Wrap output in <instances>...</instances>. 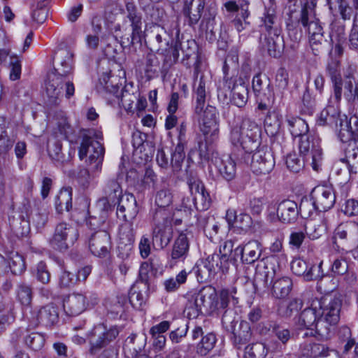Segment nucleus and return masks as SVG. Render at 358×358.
Here are the masks:
<instances>
[{
    "label": "nucleus",
    "mask_w": 358,
    "mask_h": 358,
    "mask_svg": "<svg viewBox=\"0 0 358 358\" xmlns=\"http://www.w3.org/2000/svg\"><path fill=\"white\" fill-rule=\"evenodd\" d=\"M55 208L59 213L69 211L72 208V189L62 188L55 199Z\"/></svg>",
    "instance_id": "nucleus-50"
},
{
    "label": "nucleus",
    "mask_w": 358,
    "mask_h": 358,
    "mask_svg": "<svg viewBox=\"0 0 358 358\" xmlns=\"http://www.w3.org/2000/svg\"><path fill=\"white\" fill-rule=\"evenodd\" d=\"M78 238L77 229L66 222L59 223L50 241L51 246L57 250L64 251L72 246Z\"/></svg>",
    "instance_id": "nucleus-13"
},
{
    "label": "nucleus",
    "mask_w": 358,
    "mask_h": 358,
    "mask_svg": "<svg viewBox=\"0 0 358 358\" xmlns=\"http://www.w3.org/2000/svg\"><path fill=\"white\" fill-rule=\"evenodd\" d=\"M248 90L243 85L234 86L232 90L231 102L235 106L241 108L248 101Z\"/></svg>",
    "instance_id": "nucleus-58"
},
{
    "label": "nucleus",
    "mask_w": 358,
    "mask_h": 358,
    "mask_svg": "<svg viewBox=\"0 0 358 358\" xmlns=\"http://www.w3.org/2000/svg\"><path fill=\"white\" fill-rule=\"evenodd\" d=\"M73 55L67 48H59L54 57V69L47 76L45 82V103L48 107L59 106L64 96L67 99L73 96Z\"/></svg>",
    "instance_id": "nucleus-1"
},
{
    "label": "nucleus",
    "mask_w": 358,
    "mask_h": 358,
    "mask_svg": "<svg viewBox=\"0 0 358 358\" xmlns=\"http://www.w3.org/2000/svg\"><path fill=\"white\" fill-rule=\"evenodd\" d=\"M250 157V168L256 175L269 173L275 166L272 153L266 147L255 149Z\"/></svg>",
    "instance_id": "nucleus-17"
},
{
    "label": "nucleus",
    "mask_w": 358,
    "mask_h": 358,
    "mask_svg": "<svg viewBox=\"0 0 358 358\" xmlns=\"http://www.w3.org/2000/svg\"><path fill=\"white\" fill-rule=\"evenodd\" d=\"M203 15L201 17L200 29L202 31H207L212 29L215 24V17L217 13V8L215 3L208 5L203 10Z\"/></svg>",
    "instance_id": "nucleus-48"
},
{
    "label": "nucleus",
    "mask_w": 358,
    "mask_h": 358,
    "mask_svg": "<svg viewBox=\"0 0 358 358\" xmlns=\"http://www.w3.org/2000/svg\"><path fill=\"white\" fill-rule=\"evenodd\" d=\"M331 41L342 42L345 39V21L340 19H335L331 24Z\"/></svg>",
    "instance_id": "nucleus-59"
},
{
    "label": "nucleus",
    "mask_w": 358,
    "mask_h": 358,
    "mask_svg": "<svg viewBox=\"0 0 358 358\" xmlns=\"http://www.w3.org/2000/svg\"><path fill=\"white\" fill-rule=\"evenodd\" d=\"M236 294L235 287L222 289L217 294L215 288L206 287L200 290L199 303L204 305L206 313L219 315L225 310H230L231 305L238 303Z\"/></svg>",
    "instance_id": "nucleus-3"
},
{
    "label": "nucleus",
    "mask_w": 358,
    "mask_h": 358,
    "mask_svg": "<svg viewBox=\"0 0 358 358\" xmlns=\"http://www.w3.org/2000/svg\"><path fill=\"white\" fill-rule=\"evenodd\" d=\"M332 242L342 251L358 247V222L351 221L338 224L334 229Z\"/></svg>",
    "instance_id": "nucleus-10"
},
{
    "label": "nucleus",
    "mask_w": 358,
    "mask_h": 358,
    "mask_svg": "<svg viewBox=\"0 0 358 358\" xmlns=\"http://www.w3.org/2000/svg\"><path fill=\"white\" fill-rule=\"evenodd\" d=\"M3 259L13 274H21L25 270L24 259L17 252L7 251Z\"/></svg>",
    "instance_id": "nucleus-46"
},
{
    "label": "nucleus",
    "mask_w": 358,
    "mask_h": 358,
    "mask_svg": "<svg viewBox=\"0 0 358 358\" xmlns=\"http://www.w3.org/2000/svg\"><path fill=\"white\" fill-rule=\"evenodd\" d=\"M88 304L87 296L81 293L69 294L63 301L64 310L69 316L79 315L86 310Z\"/></svg>",
    "instance_id": "nucleus-26"
},
{
    "label": "nucleus",
    "mask_w": 358,
    "mask_h": 358,
    "mask_svg": "<svg viewBox=\"0 0 358 358\" xmlns=\"http://www.w3.org/2000/svg\"><path fill=\"white\" fill-rule=\"evenodd\" d=\"M292 289V281L288 277H282L275 280L271 287V295L275 299H285Z\"/></svg>",
    "instance_id": "nucleus-42"
},
{
    "label": "nucleus",
    "mask_w": 358,
    "mask_h": 358,
    "mask_svg": "<svg viewBox=\"0 0 358 358\" xmlns=\"http://www.w3.org/2000/svg\"><path fill=\"white\" fill-rule=\"evenodd\" d=\"M268 350L262 343H254L245 347L244 358H265Z\"/></svg>",
    "instance_id": "nucleus-55"
},
{
    "label": "nucleus",
    "mask_w": 358,
    "mask_h": 358,
    "mask_svg": "<svg viewBox=\"0 0 358 358\" xmlns=\"http://www.w3.org/2000/svg\"><path fill=\"white\" fill-rule=\"evenodd\" d=\"M120 329L117 326L107 327L104 324L96 325L88 334L90 352L96 355L106 348L118 336Z\"/></svg>",
    "instance_id": "nucleus-9"
},
{
    "label": "nucleus",
    "mask_w": 358,
    "mask_h": 358,
    "mask_svg": "<svg viewBox=\"0 0 358 358\" xmlns=\"http://www.w3.org/2000/svg\"><path fill=\"white\" fill-rule=\"evenodd\" d=\"M336 354L333 350H329L322 344L315 343L311 340H306L300 344L299 354L306 358L317 357H327L330 353Z\"/></svg>",
    "instance_id": "nucleus-31"
},
{
    "label": "nucleus",
    "mask_w": 358,
    "mask_h": 358,
    "mask_svg": "<svg viewBox=\"0 0 358 358\" xmlns=\"http://www.w3.org/2000/svg\"><path fill=\"white\" fill-rule=\"evenodd\" d=\"M172 234L171 226L154 225L152 234L154 247L157 250L166 248L172 238Z\"/></svg>",
    "instance_id": "nucleus-34"
},
{
    "label": "nucleus",
    "mask_w": 358,
    "mask_h": 358,
    "mask_svg": "<svg viewBox=\"0 0 358 358\" xmlns=\"http://www.w3.org/2000/svg\"><path fill=\"white\" fill-rule=\"evenodd\" d=\"M206 145L203 143L199 145V155L201 158L210 159L217 170L220 176L225 180L229 182L233 180L236 176V164L230 155H221L217 150H207Z\"/></svg>",
    "instance_id": "nucleus-7"
},
{
    "label": "nucleus",
    "mask_w": 358,
    "mask_h": 358,
    "mask_svg": "<svg viewBox=\"0 0 358 358\" xmlns=\"http://www.w3.org/2000/svg\"><path fill=\"white\" fill-rule=\"evenodd\" d=\"M154 38L158 45L157 51L164 55V64L166 66H171L178 59L179 52L176 46L169 45V41L167 40L166 31L159 26L154 27L152 31Z\"/></svg>",
    "instance_id": "nucleus-16"
},
{
    "label": "nucleus",
    "mask_w": 358,
    "mask_h": 358,
    "mask_svg": "<svg viewBox=\"0 0 358 358\" xmlns=\"http://www.w3.org/2000/svg\"><path fill=\"white\" fill-rule=\"evenodd\" d=\"M320 307L319 299L312 300L309 306L306 307L300 314L298 324L306 329H315L318 334V322L320 320Z\"/></svg>",
    "instance_id": "nucleus-19"
},
{
    "label": "nucleus",
    "mask_w": 358,
    "mask_h": 358,
    "mask_svg": "<svg viewBox=\"0 0 358 358\" xmlns=\"http://www.w3.org/2000/svg\"><path fill=\"white\" fill-rule=\"evenodd\" d=\"M311 198L318 211H327L335 204L336 196L333 189L328 186H317L311 192Z\"/></svg>",
    "instance_id": "nucleus-21"
},
{
    "label": "nucleus",
    "mask_w": 358,
    "mask_h": 358,
    "mask_svg": "<svg viewBox=\"0 0 358 358\" xmlns=\"http://www.w3.org/2000/svg\"><path fill=\"white\" fill-rule=\"evenodd\" d=\"M126 17L130 22L131 31L130 34H124L120 36L121 45L124 48L133 46L136 44L141 45L143 37L142 30L143 17L141 13L132 2L126 3Z\"/></svg>",
    "instance_id": "nucleus-8"
},
{
    "label": "nucleus",
    "mask_w": 358,
    "mask_h": 358,
    "mask_svg": "<svg viewBox=\"0 0 358 358\" xmlns=\"http://www.w3.org/2000/svg\"><path fill=\"white\" fill-rule=\"evenodd\" d=\"M261 27L266 34L268 35L280 34V26L276 10L264 9L263 15L261 17Z\"/></svg>",
    "instance_id": "nucleus-35"
},
{
    "label": "nucleus",
    "mask_w": 358,
    "mask_h": 358,
    "mask_svg": "<svg viewBox=\"0 0 358 358\" xmlns=\"http://www.w3.org/2000/svg\"><path fill=\"white\" fill-rule=\"evenodd\" d=\"M119 236V256L122 259L127 258L133 251L135 241V231L132 224L127 222L122 224L120 227Z\"/></svg>",
    "instance_id": "nucleus-23"
},
{
    "label": "nucleus",
    "mask_w": 358,
    "mask_h": 358,
    "mask_svg": "<svg viewBox=\"0 0 358 358\" xmlns=\"http://www.w3.org/2000/svg\"><path fill=\"white\" fill-rule=\"evenodd\" d=\"M31 320L35 325L52 327L57 323L59 313L56 306L48 304L31 312Z\"/></svg>",
    "instance_id": "nucleus-22"
},
{
    "label": "nucleus",
    "mask_w": 358,
    "mask_h": 358,
    "mask_svg": "<svg viewBox=\"0 0 358 358\" xmlns=\"http://www.w3.org/2000/svg\"><path fill=\"white\" fill-rule=\"evenodd\" d=\"M233 336L231 338L234 344L237 348L249 342L252 337V332L249 324L242 321L238 326V329L234 328V331H230Z\"/></svg>",
    "instance_id": "nucleus-43"
},
{
    "label": "nucleus",
    "mask_w": 358,
    "mask_h": 358,
    "mask_svg": "<svg viewBox=\"0 0 358 358\" xmlns=\"http://www.w3.org/2000/svg\"><path fill=\"white\" fill-rule=\"evenodd\" d=\"M234 242L231 240L225 241L220 248V254H217L220 260L219 264L227 271L229 268V256L233 252ZM216 255V253H215Z\"/></svg>",
    "instance_id": "nucleus-61"
},
{
    "label": "nucleus",
    "mask_w": 358,
    "mask_h": 358,
    "mask_svg": "<svg viewBox=\"0 0 358 358\" xmlns=\"http://www.w3.org/2000/svg\"><path fill=\"white\" fill-rule=\"evenodd\" d=\"M53 118L55 121L54 134L56 138L66 139L73 132L72 127L68 121L66 113L62 110L56 111Z\"/></svg>",
    "instance_id": "nucleus-38"
},
{
    "label": "nucleus",
    "mask_w": 358,
    "mask_h": 358,
    "mask_svg": "<svg viewBox=\"0 0 358 358\" xmlns=\"http://www.w3.org/2000/svg\"><path fill=\"white\" fill-rule=\"evenodd\" d=\"M299 150L301 156L314 171H318L322 164V150L320 139L314 135L299 139Z\"/></svg>",
    "instance_id": "nucleus-11"
},
{
    "label": "nucleus",
    "mask_w": 358,
    "mask_h": 358,
    "mask_svg": "<svg viewBox=\"0 0 358 358\" xmlns=\"http://www.w3.org/2000/svg\"><path fill=\"white\" fill-rule=\"evenodd\" d=\"M216 341L217 338L214 334H207L197 345V353L201 356L207 355L214 348Z\"/></svg>",
    "instance_id": "nucleus-54"
},
{
    "label": "nucleus",
    "mask_w": 358,
    "mask_h": 358,
    "mask_svg": "<svg viewBox=\"0 0 358 358\" xmlns=\"http://www.w3.org/2000/svg\"><path fill=\"white\" fill-rule=\"evenodd\" d=\"M202 113H203V115L200 129L205 136L206 143H200L199 144L203 143L207 146L208 142H213L218 138L219 124L217 121V112L214 106L208 105ZM203 149L205 150L204 146H203ZM206 150H210L208 147H206Z\"/></svg>",
    "instance_id": "nucleus-14"
},
{
    "label": "nucleus",
    "mask_w": 358,
    "mask_h": 358,
    "mask_svg": "<svg viewBox=\"0 0 358 358\" xmlns=\"http://www.w3.org/2000/svg\"><path fill=\"white\" fill-rule=\"evenodd\" d=\"M146 345V336L143 334H132L124 341L123 352L127 358H134L141 354Z\"/></svg>",
    "instance_id": "nucleus-32"
},
{
    "label": "nucleus",
    "mask_w": 358,
    "mask_h": 358,
    "mask_svg": "<svg viewBox=\"0 0 358 358\" xmlns=\"http://www.w3.org/2000/svg\"><path fill=\"white\" fill-rule=\"evenodd\" d=\"M1 63L10 71L9 78L11 80L20 79L22 65L21 59L17 55L11 52L9 48L1 49Z\"/></svg>",
    "instance_id": "nucleus-30"
},
{
    "label": "nucleus",
    "mask_w": 358,
    "mask_h": 358,
    "mask_svg": "<svg viewBox=\"0 0 358 358\" xmlns=\"http://www.w3.org/2000/svg\"><path fill=\"white\" fill-rule=\"evenodd\" d=\"M110 247V236L106 231H96L90 238L89 248L94 256L105 257L108 254Z\"/></svg>",
    "instance_id": "nucleus-28"
},
{
    "label": "nucleus",
    "mask_w": 358,
    "mask_h": 358,
    "mask_svg": "<svg viewBox=\"0 0 358 358\" xmlns=\"http://www.w3.org/2000/svg\"><path fill=\"white\" fill-rule=\"evenodd\" d=\"M219 260L218 256L213 254L205 259L199 260L196 263L194 270L197 280L199 282L210 281L220 271L222 273L227 271L226 269H224L223 266L219 264Z\"/></svg>",
    "instance_id": "nucleus-15"
},
{
    "label": "nucleus",
    "mask_w": 358,
    "mask_h": 358,
    "mask_svg": "<svg viewBox=\"0 0 358 358\" xmlns=\"http://www.w3.org/2000/svg\"><path fill=\"white\" fill-rule=\"evenodd\" d=\"M192 234L187 229L180 232L178 238L175 240L171 252V259L175 262L184 261L188 255L189 250V237Z\"/></svg>",
    "instance_id": "nucleus-29"
},
{
    "label": "nucleus",
    "mask_w": 358,
    "mask_h": 358,
    "mask_svg": "<svg viewBox=\"0 0 358 358\" xmlns=\"http://www.w3.org/2000/svg\"><path fill=\"white\" fill-rule=\"evenodd\" d=\"M286 122L293 137H299L302 139L304 136H311L308 134L309 127L303 119L299 117H288Z\"/></svg>",
    "instance_id": "nucleus-41"
},
{
    "label": "nucleus",
    "mask_w": 358,
    "mask_h": 358,
    "mask_svg": "<svg viewBox=\"0 0 358 358\" xmlns=\"http://www.w3.org/2000/svg\"><path fill=\"white\" fill-rule=\"evenodd\" d=\"M320 305V320L318 322V335L322 338L329 337L331 326L336 325L340 320L342 301L338 297L324 296L319 299Z\"/></svg>",
    "instance_id": "nucleus-6"
},
{
    "label": "nucleus",
    "mask_w": 358,
    "mask_h": 358,
    "mask_svg": "<svg viewBox=\"0 0 358 358\" xmlns=\"http://www.w3.org/2000/svg\"><path fill=\"white\" fill-rule=\"evenodd\" d=\"M187 273L182 270L176 277V278H171L164 282L165 289L169 292H175L179 287L186 282Z\"/></svg>",
    "instance_id": "nucleus-63"
},
{
    "label": "nucleus",
    "mask_w": 358,
    "mask_h": 358,
    "mask_svg": "<svg viewBox=\"0 0 358 358\" xmlns=\"http://www.w3.org/2000/svg\"><path fill=\"white\" fill-rule=\"evenodd\" d=\"M326 227L322 222L308 221L306 224V234L309 238L316 240L325 232Z\"/></svg>",
    "instance_id": "nucleus-62"
},
{
    "label": "nucleus",
    "mask_w": 358,
    "mask_h": 358,
    "mask_svg": "<svg viewBox=\"0 0 358 358\" xmlns=\"http://www.w3.org/2000/svg\"><path fill=\"white\" fill-rule=\"evenodd\" d=\"M264 82L262 76L257 74L252 79V88L257 96H266L268 103H273L274 96L271 90L269 82L264 78Z\"/></svg>",
    "instance_id": "nucleus-44"
},
{
    "label": "nucleus",
    "mask_w": 358,
    "mask_h": 358,
    "mask_svg": "<svg viewBox=\"0 0 358 358\" xmlns=\"http://www.w3.org/2000/svg\"><path fill=\"white\" fill-rule=\"evenodd\" d=\"M315 0L308 1L301 8L299 22L307 29L309 43L315 55H319L327 42L320 20L315 17Z\"/></svg>",
    "instance_id": "nucleus-4"
},
{
    "label": "nucleus",
    "mask_w": 358,
    "mask_h": 358,
    "mask_svg": "<svg viewBox=\"0 0 358 358\" xmlns=\"http://www.w3.org/2000/svg\"><path fill=\"white\" fill-rule=\"evenodd\" d=\"M280 127L278 114L275 112H268L264 119V128L266 132L270 136L276 134Z\"/></svg>",
    "instance_id": "nucleus-56"
},
{
    "label": "nucleus",
    "mask_w": 358,
    "mask_h": 358,
    "mask_svg": "<svg viewBox=\"0 0 358 358\" xmlns=\"http://www.w3.org/2000/svg\"><path fill=\"white\" fill-rule=\"evenodd\" d=\"M261 136V126L255 120L245 116L240 124L231 127L229 140L234 148L241 149L250 155L259 146Z\"/></svg>",
    "instance_id": "nucleus-2"
},
{
    "label": "nucleus",
    "mask_w": 358,
    "mask_h": 358,
    "mask_svg": "<svg viewBox=\"0 0 358 358\" xmlns=\"http://www.w3.org/2000/svg\"><path fill=\"white\" fill-rule=\"evenodd\" d=\"M117 203V214L119 217L122 218L124 220L127 221V215L125 213L126 211H129L131 210H134V215L136 213V199L134 195L130 194H126L122 195V192L121 193Z\"/></svg>",
    "instance_id": "nucleus-45"
},
{
    "label": "nucleus",
    "mask_w": 358,
    "mask_h": 358,
    "mask_svg": "<svg viewBox=\"0 0 358 358\" xmlns=\"http://www.w3.org/2000/svg\"><path fill=\"white\" fill-rule=\"evenodd\" d=\"M122 91V90H121L120 92H119V87H116L115 95L108 94L106 98L108 102L113 106L117 105L118 106L123 107L125 109H130L134 102L131 99L133 95L128 92L124 94Z\"/></svg>",
    "instance_id": "nucleus-49"
},
{
    "label": "nucleus",
    "mask_w": 358,
    "mask_h": 358,
    "mask_svg": "<svg viewBox=\"0 0 358 358\" xmlns=\"http://www.w3.org/2000/svg\"><path fill=\"white\" fill-rule=\"evenodd\" d=\"M24 345L31 351L41 350L45 343V338L43 334L38 332H27L23 336Z\"/></svg>",
    "instance_id": "nucleus-47"
},
{
    "label": "nucleus",
    "mask_w": 358,
    "mask_h": 358,
    "mask_svg": "<svg viewBox=\"0 0 358 358\" xmlns=\"http://www.w3.org/2000/svg\"><path fill=\"white\" fill-rule=\"evenodd\" d=\"M299 215L298 204L293 200L283 199L277 204L278 220L282 223H294L297 220Z\"/></svg>",
    "instance_id": "nucleus-27"
},
{
    "label": "nucleus",
    "mask_w": 358,
    "mask_h": 358,
    "mask_svg": "<svg viewBox=\"0 0 358 358\" xmlns=\"http://www.w3.org/2000/svg\"><path fill=\"white\" fill-rule=\"evenodd\" d=\"M261 244L257 241H250L243 246L238 245L234 250V258L240 257L245 264H252L261 256Z\"/></svg>",
    "instance_id": "nucleus-25"
},
{
    "label": "nucleus",
    "mask_w": 358,
    "mask_h": 358,
    "mask_svg": "<svg viewBox=\"0 0 358 358\" xmlns=\"http://www.w3.org/2000/svg\"><path fill=\"white\" fill-rule=\"evenodd\" d=\"M343 90V94L348 101L358 102V81L345 83Z\"/></svg>",
    "instance_id": "nucleus-64"
},
{
    "label": "nucleus",
    "mask_w": 358,
    "mask_h": 358,
    "mask_svg": "<svg viewBox=\"0 0 358 358\" xmlns=\"http://www.w3.org/2000/svg\"><path fill=\"white\" fill-rule=\"evenodd\" d=\"M194 92L195 94L194 110L196 114H201L206 106V97L209 93L207 86V81L203 76L196 80L194 85Z\"/></svg>",
    "instance_id": "nucleus-33"
},
{
    "label": "nucleus",
    "mask_w": 358,
    "mask_h": 358,
    "mask_svg": "<svg viewBox=\"0 0 358 358\" xmlns=\"http://www.w3.org/2000/svg\"><path fill=\"white\" fill-rule=\"evenodd\" d=\"M308 271L305 275L306 280H316L322 279L324 273L322 270L323 261L308 262Z\"/></svg>",
    "instance_id": "nucleus-60"
},
{
    "label": "nucleus",
    "mask_w": 358,
    "mask_h": 358,
    "mask_svg": "<svg viewBox=\"0 0 358 358\" xmlns=\"http://www.w3.org/2000/svg\"><path fill=\"white\" fill-rule=\"evenodd\" d=\"M102 134L94 129L85 131L78 150L79 158L82 160L89 155L87 163L93 171L101 170L105 150L100 142Z\"/></svg>",
    "instance_id": "nucleus-5"
},
{
    "label": "nucleus",
    "mask_w": 358,
    "mask_h": 358,
    "mask_svg": "<svg viewBox=\"0 0 358 358\" xmlns=\"http://www.w3.org/2000/svg\"><path fill=\"white\" fill-rule=\"evenodd\" d=\"M326 72L332 83L333 97L336 103L341 102L343 96V80L341 73L340 62L331 59L327 64Z\"/></svg>",
    "instance_id": "nucleus-20"
},
{
    "label": "nucleus",
    "mask_w": 358,
    "mask_h": 358,
    "mask_svg": "<svg viewBox=\"0 0 358 358\" xmlns=\"http://www.w3.org/2000/svg\"><path fill=\"white\" fill-rule=\"evenodd\" d=\"M339 127L338 137L340 141L349 143V146H352V143L355 144L358 138V117L353 116L349 120L346 117L340 119Z\"/></svg>",
    "instance_id": "nucleus-24"
},
{
    "label": "nucleus",
    "mask_w": 358,
    "mask_h": 358,
    "mask_svg": "<svg viewBox=\"0 0 358 358\" xmlns=\"http://www.w3.org/2000/svg\"><path fill=\"white\" fill-rule=\"evenodd\" d=\"M331 99L334 100L333 104H328L320 113L317 120V123L320 126L332 125L337 123L339 117L338 104L336 103L334 97Z\"/></svg>",
    "instance_id": "nucleus-39"
},
{
    "label": "nucleus",
    "mask_w": 358,
    "mask_h": 358,
    "mask_svg": "<svg viewBox=\"0 0 358 358\" xmlns=\"http://www.w3.org/2000/svg\"><path fill=\"white\" fill-rule=\"evenodd\" d=\"M261 45L264 50L272 57H280L283 46V39L280 34L268 35L265 34L264 37L261 38Z\"/></svg>",
    "instance_id": "nucleus-36"
},
{
    "label": "nucleus",
    "mask_w": 358,
    "mask_h": 358,
    "mask_svg": "<svg viewBox=\"0 0 358 358\" xmlns=\"http://www.w3.org/2000/svg\"><path fill=\"white\" fill-rule=\"evenodd\" d=\"M148 285H134L129 292V301L136 309H140L146 302Z\"/></svg>",
    "instance_id": "nucleus-40"
},
{
    "label": "nucleus",
    "mask_w": 358,
    "mask_h": 358,
    "mask_svg": "<svg viewBox=\"0 0 358 358\" xmlns=\"http://www.w3.org/2000/svg\"><path fill=\"white\" fill-rule=\"evenodd\" d=\"M331 12L338 11L341 20H350L352 9L346 0H327Z\"/></svg>",
    "instance_id": "nucleus-52"
},
{
    "label": "nucleus",
    "mask_w": 358,
    "mask_h": 358,
    "mask_svg": "<svg viewBox=\"0 0 358 358\" xmlns=\"http://www.w3.org/2000/svg\"><path fill=\"white\" fill-rule=\"evenodd\" d=\"M205 0H198L196 10L192 12V0H186L182 8V14L187 20V24L191 27H194L201 19L202 13L205 8Z\"/></svg>",
    "instance_id": "nucleus-37"
},
{
    "label": "nucleus",
    "mask_w": 358,
    "mask_h": 358,
    "mask_svg": "<svg viewBox=\"0 0 358 358\" xmlns=\"http://www.w3.org/2000/svg\"><path fill=\"white\" fill-rule=\"evenodd\" d=\"M10 225L14 234L17 236H24L29 232V222L28 220L22 218L21 216L9 219Z\"/></svg>",
    "instance_id": "nucleus-57"
},
{
    "label": "nucleus",
    "mask_w": 358,
    "mask_h": 358,
    "mask_svg": "<svg viewBox=\"0 0 358 358\" xmlns=\"http://www.w3.org/2000/svg\"><path fill=\"white\" fill-rule=\"evenodd\" d=\"M121 193V187L115 180H110L108 182L104 188L105 196L99 199L96 204L102 218L106 217L112 206L116 204Z\"/></svg>",
    "instance_id": "nucleus-18"
},
{
    "label": "nucleus",
    "mask_w": 358,
    "mask_h": 358,
    "mask_svg": "<svg viewBox=\"0 0 358 358\" xmlns=\"http://www.w3.org/2000/svg\"><path fill=\"white\" fill-rule=\"evenodd\" d=\"M173 211L172 208H159L152 216L154 225L170 226L173 221Z\"/></svg>",
    "instance_id": "nucleus-53"
},
{
    "label": "nucleus",
    "mask_w": 358,
    "mask_h": 358,
    "mask_svg": "<svg viewBox=\"0 0 358 358\" xmlns=\"http://www.w3.org/2000/svg\"><path fill=\"white\" fill-rule=\"evenodd\" d=\"M189 192L196 203L198 200L206 203L209 199V194L206 192L203 182L199 180L192 178L188 181Z\"/></svg>",
    "instance_id": "nucleus-51"
},
{
    "label": "nucleus",
    "mask_w": 358,
    "mask_h": 358,
    "mask_svg": "<svg viewBox=\"0 0 358 358\" xmlns=\"http://www.w3.org/2000/svg\"><path fill=\"white\" fill-rule=\"evenodd\" d=\"M287 262V256L284 252L275 253L268 257L264 262L263 270L259 269L256 273V283L262 285L264 287H268L272 284L275 276Z\"/></svg>",
    "instance_id": "nucleus-12"
}]
</instances>
